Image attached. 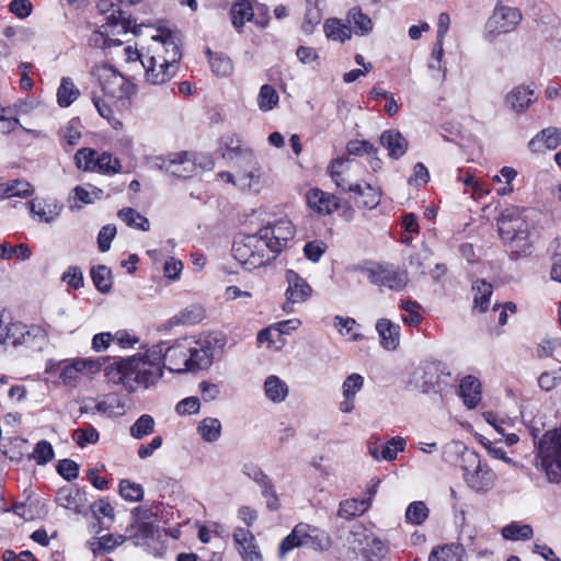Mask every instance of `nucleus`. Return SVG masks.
<instances>
[{
    "label": "nucleus",
    "mask_w": 561,
    "mask_h": 561,
    "mask_svg": "<svg viewBox=\"0 0 561 561\" xmlns=\"http://www.w3.org/2000/svg\"><path fill=\"white\" fill-rule=\"evenodd\" d=\"M30 213L39 221L51 222L59 217L62 206L55 201L33 198L26 203Z\"/></svg>",
    "instance_id": "393cba45"
},
{
    "label": "nucleus",
    "mask_w": 561,
    "mask_h": 561,
    "mask_svg": "<svg viewBox=\"0 0 561 561\" xmlns=\"http://www.w3.org/2000/svg\"><path fill=\"white\" fill-rule=\"evenodd\" d=\"M497 231L502 241L511 243V259L517 260L530 253L531 244L527 224L517 208H505L497 218Z\"/></svg>",
    "instance_id": "20e7f679"
},
{
    "label": "nucleus",
    "mask_w": 561,
    "mask_h": 561,
    "mask_svg": "<svg viewBox=\"0 0 561 561\" xmlns=\"http://www.w3.org/2000/svg\"><path fill=\"white\" fill-rule=\"evenodd\" d=\"M233 541L243 561H262L255 538L249 529L238 527L233 533Z\"/></svg>",
    "instance_id": "aec40b11"
},
{
    "label": "nucleus",
    "mask_w": 561,
    "mask_h": 561,
    "mask_svg": "<svg viewBox=\"0 0 561 561\" xmlns=\"http://www.w3.org/2000/svg\"><path fill=\"white\" fill-rule=\"evenodd\" d=\"M523 20L518 8L504 5L499 1L484 26V38L492 42L496 36L515 31Z\"/></svg>",
    "instance_id": "9d476101"
},
{
    "label": "nucleus",
    "mask_w": 561,
    "mask_h": 561,
    "mask_svg": "<svg viewBox=\"0 0 561 561\" xmlns=\"http://www.w3.org/2000/svg\"><path fill=\"white\" fill-rule=\"evenodd\" d=\"M264 391L271 401L283 402L288 394V387L277 376L271 375L265 379Z\"/></svg>",
    "instance_id": "4c0bfd02"
},
{
    "label": "nucleus",
    "mask_w": 561,
    "mask_h": 561,
    "mask_svg": "<svg viewBox=\"0 0 561 561\" xmlns=\"http://www.w3.org/2000/svg\"><path fill=\"white\" fill-rule=\"evenodd\" d=\"M98 152L94 149L82 148L75 154V162L78 169L84 171H95Z\"/></svg>",
    "instance_id": "6e6d98bb"
},
{
    "label": "nucleus",
    "mask_w": 561,
    "mask_h": 561,
    "mask_svg": "<svg viewBox=\"0 0 561 561\" xmlns=\"http://www.w3.org/2000/svg\"><path fill=\"white\" fill-rule=\"evenodd\" d=\"M472 290L474 291V306L484 312L490 305V297L493 291L492 285L484 279H479L472 285Z\"/></svg>",
    "instance_id": "a18cd8bd"
},
{
    "label": "nucleus",
    "mask_w": 561,
    "mask_h": 561,
    "mask_svg": "<svg viewBox=\"0 0 561 561\" xmlns=\"http://www.w3.org/2000/svg\"><path fill=\"white\" fill-rule=\"evenodd\" d=\"M219 342V340L213 336L199 337L197 340L188 337L191 348L188 352L190 371L209 368L215 358L216 344Z\"/></svg>",
    "instance_id": "ddd939ff"
},
{
    "label": "nucleus",
    "mask_w": 561,
    "mask_h": 561,
    "mask_svg": "<svg viewBox=\"0 0 561 561\" xmlns=\"http://www.w3.org/2000/svg\"><path fill=\"white\" fill-rule=\"evenodd\" d=\"M539 430H533L536 451V468L545 472L548 482L561 483V424L560 427L547 431L539 439Z\"/></svg>",
    "instance_id": "7ed1b4c3"
},
{
    "label": "nucleus",
    "mask_w": 561,
    "mask_h": 561,
    "mask_svg": "<svg viewBox=\"0 0 561 561\" xmlns=\"http://www.w3.org/2000/svg\"><path fill=\"white\" fill-rule=\"evenodd\" d=\"M98 12L103 16L104 23L94 30L88 38V45L93 48H105L112 45L118 46L123 41L114 38L128 32L138 35L140 25L127 14L119 4L112 0H100L96 4Z\"/></svg>",
    "instance_id": "f257e3e1"
},
{
    "label": "nucleus",
    "mask_w": 561,
    "mask_h": 561,
    "mask_svg": "<svg viewBox=\"0 0 561 561\" xmlns=\"http://www.w3.org/2000/svg\"><path fill=\"white\" fill-rule=\"evenodd\" d=\"M323 31L329 39L344 43L351 39V30L348 25L342 23L340 19L330 18L323 24Z\"/></svg>",
    "instance_id": "c9c22d12"
},
{
    "label": "nucleus",
    "mask_w": 561,
    "mask_h": 561,
    "mask_svg": "<svg viewBox=\"0 0 561 561\" xmlns=\"http://www.w3.org/2000/svg\"><path fill=\"white\" fill-rule=\"evenodd\" d=\"M450 377L448 366L440 360H430L421 364L414 371L415 386L423 393L440 392L447 386V378Z\"/></svg>",
    "instance_id": "1a4fd4ad"
},
{
    "label": "nucleus",
    "mask_w": 561,
    "mask_h": 561,
    "mask_svg": "<svg viewBox=\"0 0 561 561\" xmlns=\"http://www.w3.org/2000/svg\"><path fill=\"white\" fill-rule=\"evenodd\" d=\"M124 409L125 403L115 396H110L105 400L98 402L95 405V411L107 415L122 414Z\"/></svg>",
    "instance_id": "bf43d9fd"
},
{
    "label": "nucleus",
    "mask_w": 561,
    "mask_h": 561,
    "mask_svg": "<svg viewBox=\"0 0 561 561\" xmlns=\"http://www.w3.org/2000/svg\"><path fill=\"white\" fill-rule=\"evenodd\" d=\"M110 381L122 385L127 391L134 392L139 388H148L162 377V369L144 363L140 355L114 359L105 367Z\"/></svg>",
    "instance_id": "f03ea898"
},
{
    "label": "nucleus",
    "mask_w": 561,
    "mask_h": 561,
    "mask_svg": "<svg viewBox=\"0 0 561 561\" xmlns=\"http://www.w3.org/2000/svg\"><path fill=\"white\" fill-rule=\"evenodd\" d=\"M188 337L176 340L168 345L164 367L172 373L183 374L190 371L188 366Z\"/></svg>",
    "instance_id": "dca6fc26"
},
{
    "label": "nucleus",
    "mask_w": 561,
    "mask_h": 561,
    "mask_svg": "<svg viewBox=\"0 0 561 561\" xmlns=\"http://www.w3.org/2000/svg\"><path fill=\"white\" fill-rule=\"evenodd\" d=\"M54 449L49 442L39 440L31 455V458L39 466L48 463L54 458Z\"/></svg>",
    "instance_id": "680f3d73"
},
{
    "label": "nucleus",
    "mask_w": 561,
    "mask_h": 561,
    "mask_svg": "<svg viewBox=\"0 0 561 561\" xmlns=\"http://www.w3.org/2000/svg\"><path fill=\"white\" fill-rule=\"evenodd\" d=\"M154 39H160L163 44V47L165 49V53L168 57H164L163 60L170 61L171 65H176L181 57V50L180 46L175 41V37L171 34V32L168 33H161L159 36H153Z\"/></svg>",
    "instance_id": "49530a36"
},
{
    "label": "nucleus",
    "mask_w": 561,
    "mask_h": 561,
    "mask_svg": "<svg viewBox=\"0 0 561 561\" xmlns=\"http://www.w3.org/2000/svg\"><path fill=\"white\" fill-rule=\"evenodd\" d=\"M80 95L79 89L75 85L73 81L64 77L57 90V102L60 107L70 106Z\"/></svg>",
    "instance_id": "58836bf2"
},
{
    "label": "nucleus",
    "mask_w": 561,
    "mask_h": 561,
    "mask_svg": "<svg viewBox=\"0 0 561 561\" xmlns=\"http://www.w3.org/2000/svg\"><path fill=\"white\" fill-rule=\"evenodd\" d=\"M400 308L408 312L407 316L402 317V321L407 325H409V327H416V325H419L422 322L423 317L419 312L420 305L416 301L402 300L401 305H400Z\"/></svg>",
    "instance_id": "052dcab7"
},
{
    "label": "nucleus",
    "mask_w": 561,
    "mask_h": 561,
    "mask_svg": "<svg viewBox=\"0 0 561 561\" xmlns=\"http://www.w3.org/2000/svg\"><path fill=\"white\" fill-rule=\"evenodd\" d=\"M100 438L99 432L91 425L85 428H77L72 432V439L81 448L88 444H95Z\"/></svg>",
    "instance_id": "e2e57ef3"
},
{
    "label": "nucleus",
    "mask_w": 561,
    "mask_h": 561,
    "mask_svg": "<svg viewBox=\"0 0 561 561\" xmlns=\"http://www.w3.org/2000/svg\"><path fill=\"white\" fill-rule=\"evenodd\" d=\"M118 492L124 500L129 502H139L144 499L142 485L127 479L119 481Z\"/></svg>",
    "instance_id": "3c124183"
},
{
    "label": "nucleus",
    "mask_w": 561,
    "mask_h": 561,
    "mask_svg": "<svg viewBox=\"0 0 561 561\" xmlns=\"http://www.w3.org/2000/svg\"><path fill=\"white\" fill-rule=\"evenodd\" d=\"M405 445V439L401 436H394L385 444H381L379 439L371 437L368 442L367 448L369 455L377 461H392L397 458L400 451L404 450Z\"/></svg>",
    "instance_id": "f3484780"
},
{
    "label": "nucleus",
    "mask_w": 561,
    "mask_h": 561,
    "mask_svg": "<svg viewBox=\"0 0 561 561\" xmlns=\"http://www.w3.org/2000/svg\"><path fill=\"white\" fill-rule=\"evenodd\" d=\"M300 527H304L301 529L304 533L301 540L305 547L320 552L328 551L331 548V537L327 531L307 523H300Z\"/></svg>",
    "instance_id": "4be33fe9"
},
{
    "label": "nucleus",
    "mask_w": 561,
    "mask_h": 561,
    "mask_svg": "<svg viewBox=\"0 0 561 561\" xmlns=\"http://www.w3.org/2000/svg\"><path fill=\"white\" fill-rule=\"evenodd\" d=\"M22 330L21 348L31 352H41L47 345L48 334L43 327L24 323Z\"/></svg>",
    "instance_id": "5701e85b"
},
{
    "label": "nucleus",
    "mask_w": 561,
    "mask_h": 561,
    "mask_svg": "<svg viewBox=\"0 0 561 561\" xmlns=\"http://www.w3.org/2000/svg\"><path fill=\"white\" fill-rule=\"evenodd\" d=\"M167 347V342L152 345L142 356L144 363L152 364L161 369L160 363L162 359L165 362Z\"/></svg>",
    "instance_id": "69168bd1"
},
{
    "label": "nucleus",
    "mask_w": 561,
    "mask_h": 561,
    "mask_svg": "<svg viewBox=\"0 0 561 561\" xmlns=\"http://www.w3.org/2000/svg\"><path fill=\"white\" fill-rule=\"evenodd\" d=\"M536 100L534 89L525 84L514 88L505 98L506 104L516 113L524 112Z\"/></svg>",
    "instance_id": "a878e982"
},
{
    "label": "nucleus",
    "mask_w": 561,
    "mask_h": 561,
    "mask_svg": "<svg viewBox=\"0 0 561 561\" xmlns=\"http://www.w3.org/2000/svg\"><path fill=\"white\" fill-rule=\"evenodd\" d=\"M154 164L179 179H190L197 173V157L187 151L172 153L168 157H157Z\"/></svg>",
    "instance_id": "f8f14e48"
},
{
    "label": "nucleus",
    "mask_w": 561,
    "mask_h": 561,
    "mask_svg": "<svg viewBox=\"0 0 561 561\" xmlns=\"http://www.w3.org/2000/svg\"><path fill=\"white\" fill-rule=\"evenodd\" d=\"M501 534L505 539L516 541L530 539L534 531L530 525L511 523L502 528Z\"/></svg>",
    "instance_id": "de8ad7c7"
},
{
    "label": "nucleus",
    "mask_w": 561,
    "mask_h": 561,
    "mask_svg": "<svg viewBox=\"0 0 561 561\" xmlns=\"http://www.w3.org/2000/svg\"><path fill=\"white\" fill-rule=\"evenodd\" d=\"M99 80L105 96L123 101L135 92V85L122 73L111 66H103Z\"/></svg>",
    "instance_id": "9b49d317"
},
{
    "label": "nucleus",
    "mask_w": 561,
    "mask_h": 561,
    "mask_svg": "<svg viewBox=\"0 0 561 561\" xmlns=\"http://www.w3.org/2000/svg\"><path fill=\"white\" fill-rule=\"evenodd\" d=\"M300 523H298L293 530L279 542L277 549V556L279 559H284L291 550L298 547H304L302 529Z\"/></svg>",
    "instance_id": "ea45409f"
},
{
    "label": "nucleus",
    "mask_w": 561,
    "mask_h": 561,
    "mask_svg": "<svg viewBox=\"0 0 561 561\" xmlns=\"http://www.w3.org/2000/svg\"><path fill=\"white\" fill-rule=\"evenodd\" d=\"M346 22L351 30V35L367 36L374 30V22L369 15L363 12L360 7H353L346 14Z\"/></svg>",
    "instance_id": "bb28decb"
},
{
    "label": "nucleus",
    "mask_w": 561,
    "mask_h": 561,
    "mask_svg": "<svg viewBox=\"0 0 561 561\" xmlns=\"http://www.w3.org/2000/svg\"><path fill=\"white\" fill-rule=\"evenodd\" d=\"M255 0H237L230 10L232 25L240 30L245 22L253 20Z\"/></svg>",
    "instance_id": "2f4dec72"
},
{
    "label": "nucleus",
    "mask_w": 561,
    "mask_h": 561,
    "mask_svg": "<svg viewBox=\"0 0 561 561\" xmlns=\"http://www.w3.org/2000/svg\"><path fill=\"white\" fill-rule=\"evenodd\" d=\"M320 21V10L317 8L312 0H307L306 13L301 24L302 32L306 34H311Z\"/></svg>",
    "instance_id": "4d7b16f0"
},
{
    "label": "nucleus",
    "mask_w": 561,
    "mask_h": 561,
    "mask_svg": "<svg viewBox=\"0 0 561 561\" xmlns=\"http://www.w3.org/2000/svg\"><path fill=\"white\" fill-rule=\"evenodd\" d=\"M127 539L124 535H104L96 541V547L92 548L94 553L110 552L116 547L123 545Z\"/></svg>",
    "instance_id": "13d9d810"
},
{
    "label": "nucleus",
    "mask_w": 561,
    "mask_h": 561,
    "mask_svg": "<svg viewBox=\"0 0 561 561\" xmlns=\"http://www.w3.org/2000/svg\"><path fill=\"white\" fill-rule=\"evenodd\" d=\"M366 546L362 549V561H386L385 552L386 547L381 539L378 537H369L363 535Z\"/></svg>",
    "instance_id": "f704fd0d"
},
{
    "label": "nucleus",
    "mask_w": 561,
    "mask_h": 561,
    "mask_svg": "<svg viewBox=\"0 0 561 561\" xmlns=\"http://www.w3.org/2000/svg\"><path fill=\"white\" fill-rule=\"evenodd\" d=\"M365 273L371 284L394 291L402 290L409 280L407 272L380 264L366 268Z\"/></svg>",
    "instance_id": "4468645a"
},
{
    "label": "nucleus",
    "mask_w": 561,
    "mask_h": 561,
    "mask_svg": "<svg viewBox=\"0 0 561 561\" xmlns=\"http://www.w3.org/2000/svg\"><path fill=\"white\" fill-rule=\"evenodd\" d=\"M205 311L201 306H190L175 316L176 322L182 324H194L203 320Z\"/></svg>",
    "instance_id": "0e129e2a"
},
{
    "label": "nucleus",
    "mask_w": 561,
    "mask_h": 561,
    "mask_svg": "<svg viewBox=\"0 0 561 561\" xmlns=\"http://www.w3.org/2000/svg\"><path fill=\"white\" fill-rule=\"evenodd\" d=\"M91 278L95 288L102 293L107 294L112 288V271L105 265H96L91 268Z\"/></svg>",
    "instance_id": "79ce46f5"
},
{
    "label": "nucleus",
    "mask_w": 561,
    "mask_h": 561,
    "mask_svg": "<svg viewBox=\"0 0 561 561\" xmlns=\"http://www.w3.org/2000/svg\"><path fill=\"white\" fill-rule=\"evenodd\" d=\"M428 517V508L422 501L412 502L405 511L407 523L422 525Z\"/></svg>",
    "instance_id": "603ef678"
},
{
    "label": "nucleus",
    "mask_w": 561,
    "mask_h": 561,
    "mask_svg": "<svg viewBox=\"0 0 561 561\" xmlns=\"http://www.w3.org/2000/svg\"><path fill=\"white\" fill-rule=\"evenodd\" d=\"M364 386V378L359 374H351L346 377L342 385L343 389V397L344 398H354L356 397L357 392L360 391V389Z\"/></svg>",
    "instance_id": "338daca9"
},
{
    "label": "nucleus",
    "mask_w": 561,
    "mask_h": 561,
    "mask_svg": "<svg viewBox=\"0 0 561 561\" xmlns=\"http://www.w3.org/2000/svg\"><path fill=\"white\" fill-rule=\"evenodd\" d=\"M170 61H162L159 64V69H157V58L149 57L147 61H142V65L146 70V80L151 84H162L169 81L174 75L178 68L176 65L169 64Z\"/></svg>",
    "instance_id": "412c9836"
},
{
    "label": "nucleus",
    "mask_w": 561,
    "mask_h": 561,
    "mask_svg": "<svg viewBox=\"0 0 561 561\" xmlns=\"http://www.w3.org/2000/svg\"><path fill=\"white\" fill-rule=\"evenodd\" d=\"M428 561H465V548L462 545H445L434 548Z\"/></svg>",
    "instance_id": "473e14b6"
},
{
    "label": "nucleus",
    "mask_w": 561,
    "mask_h": 561,
    "mask_svg": "<svg viewBox=\"0 0 561 561\" xmlns=\"http://www.w3.org/2000/svg\"><path fill=\"white\" fill-rule=\"evenodd\" d=\"M256 484L261 488L262 495L266 499V507L272 512L277 511L280 507V503L274 489V484L268 476L264 474Z\"/></svg>",
    "instance_id": "09e8293b"
},
{
    "label": "nucleus",
    "mask_w": 561,
    "mask_h": 561,
    "mask_svg": "<svg viewBox=\"0 0 561 561\" xmlns=\"http://www.w3.org/2000/svg\"><path fill=\"white\" fill-rule=\"evenodd\" d=\"M126 531L135 546H142L148 539L153 538L154 527L151 523L139 522L127 527Z\"/></svg>",
    "instance_id": "a19ab883"
},
{
    "label": "nucleus",
    "mask_w": 561,
    "mask_h": 561,
    "mask_svg": "<svg viewBox=\"0 0 561 561\" xmlns=\"http://www.w3.org/2000/svg\"><path fill=\"white\" fill-rule=\"evenodd\" d=\"M222 157L233 161L234 164L242 170L240 181L243 185L251 186L253 180H259V164L253 150L245 147L242 138L236 134H228L222 137Z\"/></svg>",
    "instance_id": "39448f33"
},
{
    "label": "nucleus",
    "mask_w": 561,
    "mask_h": 561,
    "mask_svg": "<svg viewBox=\"0 0 561 561\" xmlns=\"http://www.w3.org/2000/svg\"><path fill=\"white\" fill-rule=\"evenodd\" d=\"M561 144L558 128L549 127L539 131L529 142L528 148L533 152L553 150Z\"/></svg>",
    "instance_id": "c756f323"
},
{
    "label": "nucleus",
    "mask_w": 561,
    "mask_h": 561,
    "mask_svg": "<svg viewBox=\"0 0 561 561\" xmlns=\"http://www.w3.org/2000/svg\"><path fill=\"white\" fill-rule=\"evenodd\" d=\"M347 192L353 195L358 207L373 209L380 202L378 190L369 184H366L365 186H362L360 184L348 185Z\"/></svg>",
    "instance_id": "c85d7f7f"
},
{
    "label": "nucleus",
    "mask_w": 561,
    "mask_h": 561,
    "mask_svg": "<svg viewBox=\"0 0 561 561\" xmlns=\"http://www.w3.org/2000/svg\"><path fill=\"white\" fill-rule=\"evenodd\" d=\"M380 144L387 149L389 158L398 160L405 154L409 142L397 129H387L380 135Z\"/></svg>",
    "instance_id": "b1692460"
},
{
    "label": "nucleus",
    "mask_w": 561,
    "mask_h": 561,
    "mask_svg": "<svg viewBox=\"0 0 561 561\" xmlns=\"http://www.w3.org/2000/svg\"><path fill=\"white\" fill-rule=\"evenodd\" d=\"M296 229L287 218H280L257 230L256 234L264 242V249L274 260L295 237Z\"/></svg>",
    "instance_id": "6e6552de"
},
{
    "label": "nucleus",
    "mask_w": 561,
    "mask_h": 561,
    "mask_svg": "<svg viewBox=\"0 0 561 561\" xmlns=\"http://www.w3.org/2000/svg\"><path fill=\"white\" fill-rule=\"evenodd\" d=\"M461 468L467 485L473 491L484 493L493 488L495 473L481 460L478 453L466 450L461 455Z\"/></svg>",
    "instance_id": "423d86ee"
},
{
    "label": "nucleus",
    "mask_w": 561,
    "mask_h": 561,
    "mask_svg": "<svg viewBox=\"0 0 561 561\" xmlns=\"http://www.w3.org/2000/svg\"><path fill=\"white\" fill-rule=\"evenodd\" d=\"M376 330L383 348L394 351L400 344V325L389 319L381 318L376 323Z\"/></svg>",
    "instance_id": "cd10ccee"
},
{
    "label": "nucleus",
    "mask_w": 561,
    "mask_h": 561,
    "mask_svg": "<svg viewBox=\"0 0 561 561\" xmlns=\"http://www.w3.org/2000/svg\"><path fill=\"white\" fill-rule=\"evenodd\" d=\"M285 278L287 282V288L285 291L286 301L283 305V310L291 312L295 304L305 302L311 296L312 288L308 282L294 270H287L285 272Z\"/></svg>",
    "instance_id": "2eb2a0df"
},
{
    "label": "nucleus",
    "mask_w": 561,
    "mask_h": 561,
    "mask_svg": "<svg viewBox=\"0 0 561 561\" xmlns=\"http://www.w3.org/2000/svg\"><path fill=\"white\" fill-rule=\"evenodd\" d=\"M459 393L468 409H474L481 400V382L478 378L468 375L459 385Z\"/></svg>",
    "instance_id": "7c9ffc66"
},
{
    "label": "nucleus",
    "mask_w": 561,
    "mask_h": 561,
    "mask_svg": "<svg viewBox=\"0 0 561 561\" xmlns=\"http://www.w3.org/2000/svg\"><path fill=\"white\" fill-rule=\"evenodd\" d=\"M55 502L59 506L80 514L87 505V496L78 485H67L57 491Z\"/></svg>",
    "instance_id": "a211bd4d"
},
{
    "label": "nucleus",
    "mask_w": 561,
    "mask_h": 561,
    "mask_svg": "<svg viewBox=\"0 0 561 561\" xmlns=\"http://www.w3.org/2000/svg\"><path fill=\"white\" fill-rule=\"evenodd\" d=\"M308 206L320 215H331L340 208V199L320 188H311L307 193Z\"/></svg>",
    "instance_id": "6ab92c4d"
},
{
    "label": "nucleus",
    "mask_w": 561,
    "mask_h": 561,
    "mask_svg": "<svg viewBox=\"0 0 561 561\" xmlns=\"http://www.w3.org/2000/svg\"><path fill=\"white\" fill-rule=\"evenodd\" d=\"M369 507L368 500L348 499L340 503L337 516L346 520H351L363 515Z\"/></svg>",
    "instance_id": "72a5a7b5"
},
{
    "label": "nucleus",
    "mask_w": 561,
    "mask_h": 561,
    "mask_svg": "<svg viewBox=\"0 0 561 561\" xmlns=\"http://www.w3.org/2000/svg\"><path fill=\"white\" fill-rule=\"evenodd\" d=\"M279 101L277 91L270 84H263L257 95L259 108L263 112L273 110Z\"/></svg>",
    "instance_id": "8fccbe9b"
},
{
    "label": "nucleus",
    "mask_w": 561,
    "mask_h": 561,
    "mask_svg": "<svg viewBox=\"0 0 561 561\" xmlns=\"http://www.w3.org/2000/svg\"><path fill=\"white\" fill-rule=\"evenodd\" d=\"M154 431V420L149 414H142L139 416L135 423L130 426V435L140 439Z\"/></svg>",
    "instance_id": "864d4df0"
},
{
    "label": "nucleus",
    "mask_w": 561,
    "mask_h": 561,
    "mask_svg": "<svg viewBox=\"0 0 561 561\" xmlns=\"http://www.w3.org/2000/svg\"><path fill=\"white\" fill-rule=\"evenodd\" d=\"M117 216L122 219L128 227L137 228L142 231H148L150 228V224L148 218L142 216L140 213L135 210L131 207L122 208Z\"/></svg>",
    "instance_id": "c03bdc74"
},
{
    "label": "nucleus",
    "mask_w": 561,
    "mask_h": 561,
    "mask_svg": "<svg viewBox=\"0 0 561 561\" xmlns=\"http://www.w3.org/2000/svg\"><path fill=\"white\" fill-rule=\"evenodd\" d=\"M206 54L208 55L209 64L215 75L226 77L231 73L232 64L230 58L213 54L209 48H207Z\"/></svg>",
    "instance_id": "5fc2aeb1"
},
{
    "label": "nucleus",
    "mask_w": 561,
    "mask_h": 561,
    "mask_svg": "<svg viewBox=\"0 0 561 561\" xmlns=\"http://www.w3.org/2000/svg\"><path fill=\"white\" fill-rule=\"evenodd\" d=\"M263 245L264 242L256 233L248 234L233 242L231 252L245 270L251 271L272 261V256Z\"/></svg>",
    "instance_id": "0eeeda50"
},
{
    "label": "nucleus",
    "mask_w": 561,
    "mask_h": 561,
    "mask_svg": "<svg viewBox=\"0 0 561 561\" xmlns=\"http://www.w3.org/2000/svg\"><path fill=\"white\" fill-rule=\"evenodd\" d=\"M96 170L104 173H117L121 170V162L117 158H113L112 154L107 152H103L102 154L98 153L96 160Z\"/></svg>",
    "instance_id": "774afa93"
},
{
    "label": "nucleus",
    "mask_w": 561,
    "mask_h": 561,
    "mask_svg": "<svg viewBox=\"0 0 561 561\" xmlns=\"http://www.w3.org/2000/svg\"><path fill=\"white\" fill-rule=\"evenodd\" d=\"M197 432L207 443L217 442L221 435V423L215 417H205L198 424Z\"/></svg>",
    "instance_id": "37998d69"
},
{
    "label": "nucleus",
    "mask_w": 561,
    "mask_h": 561,
    "mask_svg": "<svg viewBox=\"0 0 561 561\" xmlns=\"http://www.w3.org/2000/svg\"><path fill=\"white\" fill-rule=\"evenodd\" d=\"M33 194L32 185L24 180H13L7 183L0 184V197L11 198V197H27Z\"/></svg>",
    "instance_id": "e433bc0d"
}]
</instances>
